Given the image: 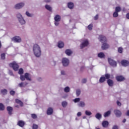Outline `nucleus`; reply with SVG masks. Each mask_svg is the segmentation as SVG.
<instances>
[{
  "label": "nucleus",
  "instance_id": "1",
  "mask_svg": "<svg viewBox=\"0 0 129 129\" xmlns=\"http://www.w3.org/2000/svg\"><path fill=\"white\" fill-rule=\"evenodd\" d=\"M99 40L100 42H101V43H103V44L102 45V50H106V49H108L109 48V45L106 43L107 39L106 37H105L103 35H100L99 37Z\"/></svg>",
  "mask_w": 129,
  "mask_h": 129
},
{
  "label": "nucleus",
  "instance_id": "2",
  "mask_svg": "<svg viewBox=\"0 0 129 129\" xmlns=\"http://www.w3.org/2000/svg\"><path fill=\"white\" fill-rule=\"evenodd\" d=\"M33 52L36 57H40L41 56V48L38 44H34L33 46Z\"/></svg>",
  "mask_w": 129,
  "mask_h": 129
},
{
  "label": "nucleus",
  "instance_id": "3",
  "mask_svg": "<svg viewBox=\"0 0 129 129\" xmlns=\"http://www.w3.org/2000/svg\"><path fill=\"white\" fill-rule=\"evenodd\" d=\"M28 80V81H31L32 79L31 77H30V74L28 73H26L24 75L20 76V80L21 81H25V80Z\"/></svg>",
  "mask_w": 129,
  "mask_h": 129
},
{
  "label": "nucleus",
  "instance_id": "4",
  "mask_svg": "<svg viewBox=\"0 0 129 129\" xmlns=\"http://www.w3.org/2000/svg\"><path fill=\"white\" fill-rule=\"evenodd\" d=\"M9 67L11 68H13L14 71H18L20 67L19 64L16 61H13V62L9 63Z\"/></svg>",
  "mask_w": 129,
  "mask_h": 129
},
{
  "label": "nucleus",
  "instance_id": "5",
  "mask_svg": "<svg viewBox=\"0 0 129 129\" xmlns=\"http://www.w3.org/2000/svg\"><path fill=\"white\" fill-rule=\"evenodd\" d=\"M108 61L109 65L112 67H116L117 66V62L110 58H108Z\"/></svg>",
  "mask_w": 129,
  "mask_h": 129
},
{
  "label": "nucleus",
  "instance_id": "6",
  "mask_svg": "<svg viewBox=\"0 0 129 129\" xmlns=\"http://www.w3.org/2000/svg\"><path fill=\"white\" fill-rule=\"evenodd\" d=\"M62 63L63 66H64L65 67H67L68 65H69V59H68V58H63Z\"/></svg>",
  "mask_w": 129,
  "mask_h": 129
},
{
  "label": "nucleus",
  "instance_id": "7",
  "mask_svg": "<svg viewBox=\"0 0 129 129\" xmlns=\"http://www.w3.org/2000/svg\"><path fill=\"white\" fill-rule=\"evenodd\" d=\"M115 78L118 82H121L125 80V78H124L122 76H117Z\"/></svg>",
  "mask_w": 129,
  "mask_h": 129
},
{
  "label": "nucleus",
  "instance_id": "8",
  "mask_svg": "<svg viewBox=\"0 0 129 129\" xmlns=\"http://www.w3.org/2000/svg\"><path fill=\"white\" fill-rule=\"evenodd\" d=\"M89 44V42H88V40H86L81 44V49H83L84 47H87Z\"/></svg>",
  "mask_w": 129,
  "mask_h": 129
},
{
  "label": "nucleus",
  "instance_id": "9",
  "mask_svg": "<svg viewBox=\"0 0 129 129\" xmlns=\"http://www.w3.org/2000/svg\"><path fill=\"white\" fill-rule=\"evenodd\" d=\"M114 113L117 117H120L121 116V112L119 110H114Z\"/></svg>",
  "mask_w": 129,
  "mask_h": 129
},
{
  "label": "nucleus",
  "instance_id": "10",
  "mask_svg": "<svg viewBox=\"0 0 129 129\" xmlns=\"http://www.w3.org/2000/svg\"><path fill=\"white\" fill-rule=\"evenodd\" d=\"M12 40L16 43H20L22 41V39L19 36H15L12 38Z\"/></svg>",
  "mask_w": 129,
  "mask_h": 129
},
{
  "label": "nucleus",
  "instance_id": "11",
  "mask_svg": "<svg viewBox=\"0 0 129 129\" xmlns=\"http://www.w3.org/2000/svg\"><path fill=\"white\" fill-rule=\"evenodd\" d=\"M121 64L122 65V66L126 67V66H128L129 65V61L125 59H123L121 61Z\"/></svg>",
  "mask_w": 129,
  "mask_h": 129
},
{
  "label": "nucleus",
  "instance_id": "12",
  "mask_svg": "<svg viewBox=\"0 0 129 129\" xmlns=\"http://www.w3.org/2000/svg\"><path fill=\"white\" fill-rule=\"evenodd\" d=\"M24 6H25L24 3H19L15 6V9H16V10H20V9H22Z\"/></svg>",
  "mask_w": 129,
  "mask_h": 129
},
{
  "label": "nucleus",
  "instance_id": "13",
  "mask_svg": "<svg viewBox=\"0 0 129 129\" xmlns=\"http://www.w3.org/2000/svg\"><path fill=\"white\" fill-rule=\"evenodd\" d=\"M17 125H19L20 127H24L25 126V122L23 120H19L17 123Z\"/></svg>",
  "mask_w": 129,
  "mask_h": 129
},
{
  "label": "nucleus",
  "instance_id": "14",
  "mask_svg": "<svg viewBox=\"0 0 129 129\" xmlns=\"http://www.w3.org/2000/svg\"><path fill=\"white\" fill-rule=\"evenodd\" d=\"M107 83L110 87H112V86H113V81L111 79L107 80Z\"/></svg>",
  "mask_w": 129,
  "mask_h": 129
},
{
  "label": "nucleus",
  "instance_id": "15",
  "mask_svg": "<svg viewBox=\"0 0 129 129\" xmlns=\"http://www.w3.org/2000/svg\"><path fill=\"white\" fill-rule=\"evenodd\" d=\"M7 109L9 115H12L13 114V108L11 106H8Z\"/></svg>",
  "mask_w": 129,
  "mask_h": 129
},
{
  "label": "nucleus",
  "instance_id": "16",
  "mask_svg": "<svg viewBox=\"0 0 129 129\" xmlns=\"http://www.w3.org/2000/svg\"><path fill=\"white\" fill-rule=\"evenodd\" d=\"M47 114L48 115H51V114H53V108L51 107L48 108L47 110Z\"/></svg>",
  "mask_w": 129,
  "mask_h": 129
},
{
  "label": "nucleus",
  "instance_id": "17",
  "mask_svg": "<svg viewBox=\"0 0 129 129\" xmlns=\"http://www.w3.org/2000/svg\"><path fill=\"white\" fill-rule=\"evenodd\" d=\"M68 8H69V9H70L71 10H72V9L74 8V4H73V3L72 2H70L68 3Z\"/></svg>",
  "mask_w": 129,
  "mask_h": 129
},
{
  "label": "nucleus",
  "instance_id": "18",
  "mask_svg": "<svg viewBox=\"0 0 129 129\" xmlns=\"http://www.w3.org/2000/svg\"><path fill=\"white\" fill-rule=\"evenodd\" d=\"M55 22H60L61 21V17L59 15H56L54 17Z\"/></svg>",
  "mask_w": 129,
  "mask_h": 129
},
{
  "label": "nucleus",
  "instance_id": "19",
  "mask_svg": "<svg viewBox=\"0 0 129 129\" xmlns=\"http://www.w3.org/2000/svg\"><path fill=\"white\" fill-rule=\"evenodd\" d=\"M15 101L16 103H18V104H20V106L21 107L24 106V103H23V102H22V101H21L20 100L16 99Z\"/></svg>",
  "mask_w": 129,
  "mask_h": 129
},
{
  "label": "nucleus",
  "instance_id": "20",
  "mask_svg": "<svg viewBox=\"0 0 129 129\" xmlns=\"http://www.w3.org/2000/svg\"><path fill=\"white\" fill-rule=\"evenodd\" d=\"M65 53L66 54L68 55V56H71V55L72 54L73 52L71 49H66L65 51Z\"/></svg>",
  "mask_w": 129,
  "mask_h": 129
},
{
  "label": "nucleus",
  "instance_id": "21",
  "mask_svg": "<svg viewBox=\"0 0 129 129\" xmlns=\"http://www.w3.org/2000/svg\"><path fill=\"white\" fill-rule=\"evenodd\" d=\"M98 57L102 59V58H104V57H105V55L103 52H100L98 54Z\"/></svg>",
  "mask_w": 129,
  "mask_h": 129
},
{
  "label": "nucleus",
  "instance_id": "22",
  "mask_svg": "<svg viewBox=\"0 0 129 129\" xmlns=\"http://www.w3.org/2000/svg\"><path fill=\"white\" fill-rule=\"evenodd\" d=\"M102 124L103 127H107L108 126L109 123L107 121H104L102 122Z\"/></svg>",
  "mask_w": 129,
  "mask_h": 129
},
{
  "label": "nucleus",
  "instance_id": "23",
  "mask_svg": "<svg viewBox=\"0 0 129 129\" xmlns=\"http://www.w3.org/2000/svg\"><path fill=\"white\" fill-rule=\"evenodd\" d=\"M58 48H62L64 47V43L62 41H59L58 43Z\"/></svg>",
  "mask_w": 129,
  "mask_h": 129
},
{
  "label": "nucleus",
  "instance_id": "24",
  "mask_svg": "<svg viewBox=\"0 0 129 129\" xmlns=\"http://www.w3.org/2000/svg\"><path fill=\"white\" fill-rule=\"evenodd\" d=\"M105 80H106L105 77L102 76L100 77L99 79V82L100 83H103V82H104Z\"/></svg>",
  "mask_w": 129,
  "mask_h": 129
},
{
  "label": "nucleus",
  "instance_id": "25",
  "mask_svg": "<svg viewBox=\"0 0 129 129\" xmlns=\"http://www.w3.org/2000/svg\"><path fill=\"white\" fill-rule=\"evenodd\" d=\"M18 20H19V21L20 22V24H21V25H24V24H26V21H25V20H24V18H23V17Z\"/></svg>",
  "mask_w": 129,
  "mask_h": 129
},
{
  "label": "nucleus",
  "instance_id": "26",
  "mask_svg": "<svg viewBox=\"0 0 129 129\" xmlns=\"http://www.w3.org/2000/svg\"><path fill=\"white\" fill-rule=\"evenodd\" d=\"M110 113H111V111H110V110L106 112L104 114V117H107V116H109V115H110Z\"/></svg>",
  "mask_w": 129,
  "mask_h": 129
},
{
  "label": "nucleus",
  "instance_id": "27",
  "mask_svg": "<svg viewBox=\"0 0 129 129\" xmlns=\"http://www.w3.org/2000/svg\"><path fill=\"white\" fill-rule=\"evenodd\" d=\"M78 106L81 107H83L85 106V103H84V102H83V101H81L78 104Z\"/></svg>",
  "mask_w": 129,
  "mask_h": 129
},
{
  "label": "nucleus",
  "instance_id": "28",
  "mask_svg": "<svg viewBox=\"0 0 129 129\" xmlns=\"http://www.w3.org/2000/svg\"><path fill=\"white\" fill-rule=\"evenodd\" d=\"M45 9H46V10H47L49 12H52V8L51 7H50V6L46 5H45Z\"/></svg>",
  "mask_w": 129,
  "mask_h": 129
},
{
  "label": "nucleus",
  "instance_id": "29",
  "mask_svg": "<svg viewBox=\"0 0 129 129\" xmlns=\"http://www.w3.org/2000/svg\"><path fill=\"white\" fill-rule=\"evenodd\" d=\"M121 11V8L120 7H116L115 8V11L116 13H119Z\"/></svg>",
  "mask_w": 129,
  "mask_h": 129
},
{
  "label": "nucleus",
  "instance_id": "30",
  "mask_svg": "<svg viewBox=\"0 0 129 129\" xmlns=\"http://www.w3.org/2000/svg\"><path fill=\"white\" fill-rule=\"evenodd\" d=\"M95 117L97 119H100V118H101V114L99 113H97L96 115H95Z\"/></svg>",
  "mask_w": 129,
  "mask_h": 129
},
{
  "label": "nucleus",
  "instance_id": "31",
  "mask_svg": "<svg viewBox=\"0 0 129 129\" xmlns=\"http://www.w3.org/2000/svg\"><path fill=\"white\" fill-rule=\"evenodd\" d=\"M1 93L3 94V95H6L8 93V90L7 89H4L1 90Z\"/></svg>",
  "mask_w": 129,
  "mask_h": 129
},
{
  "label": "nucleus",
  "instance_id": "32",
  "mask_svg": "<svg viewBox=\"0 0 129 129\" xmlns=\"http://www.w3.org/2000/svg\"><path fill=\"white\" fill-rule=\"evenodd\" d=\"M1 58L2 60H5V59H6V53H2L1 55Z\"/></svg>",
  "mask_w": 129,
  "mask_h": 129
},
{
  "label": "nucleus",
  "instance_id": "33",
  "mask_svg": "<svg viewBox=\"0 0 129 129\" xmlns=\"http://www.w3.org/2000/svg\"><path fill=\"white\" fill-rule=\"evenodd\" d=\"M104 77H105V78H106V79H107L108 80V79H110V74H105L104 75Z\"/></svg>",
  "mask_w": 129,
  "mask_h": 129
},
{
  "label": "nucleus",
  "instance_id": "34",
  "mask_svg": "<svg viewBox=\"0 0 129 129\" xmlns=\"http://www.w3.org/2000/svg\"><path fill=\"white\" fill-rule=\"evenodd\" d=\"M0 110H5V105L2 103H0Z\"/></svg>",
  "mask_w": 129,
  "mask_h": 129
},
{
  "label": "nucleus",
  "instance_id": "35",
  "mask_svg": "<svg viewBox=\"0 0 129 129\" xmlns=\"http://www.w3.org/2000/svg\"><path fill=\"white\" fill-rule=\"evenodd\" d=\"M18 73L20 75H22V74H24V70L22 68H20L19 70Z\"/></svg>",
  "mask_w": 129,
  "mask_h": 129
},
{
  "label": "nucleus",
  "instance_id": "36",
  "mask_svg": "<svg viewBox=\"0 0 129 129\" xmlns=\"http://www.w3.org/2000/svg\"><path fill=\"white\" fill-rule=\"evenodd\" d=\"M113 17L114 18H117L118 17V13L115 11L113 14Z\"/></svg>",
  "mask_w": 129,
  "mask_h": 129
},
{
  "label": "nucleus",
  "instance_id": "37",
  "mask_svg": "<svg viewBox=\"0 0 129 129\" xmlns=\"http://www.w3.org/2000/svg\"><path fill=\"white\" fill-rule=\"evenodd\" d=\"M64 92H69L70 91V88H69V87H66L65 88H64Z\"/></svg>",
  "mask_w": 129,
  "mask_h": 129
},
{
  "label": "nucleus",
  "instance_id": "38",
  "mask_svg": "<svg viewBox=\"0 0 129 129\" xmlns=\"http://www.w3.org/2000/svg\"><path fill=\"white\" fill-rule=\"evenodd\" d=\"M85 114L86 115H88L89 116L90 115H91L92 114V113H91V112H90V111L86 110L85 111Z\"/></svg>",
  "mask_w": 129,
  "mask_h": 129
},
{
  "label": "nucleus",
  "instance_id": "39",
  "mask_svg": "<svg viewBox=\"0 0 129 129\" xmlns=\"http://www.w3.org/2000/svg\"><path fill=\"white\" fill-rule=\"evenodd\" d=\"M61 104L63 107H66L67 106V102L66 101H63Z\"/></svg>",
  "mask_w": 129,
  "mask_h": 129
},
{
  "label": "nucleus",
  "instance_id": "40",
  "mask_svg": "<svg viewBox=\"0 0 129 129\" xmlns=\"http://www.w3.org/2000/svg\"><path fill=\"white\" fill-rule=\"evenodd\" d=\"M80 93H81V91L80 89H78L76 90L77 96H79V95H80Z\"/></svg>",
  "mask_w": 129,
  "mask_h": 129
},
{
  "label": "nucleus",
  "instance_id": "41",
  "mask_svg": "<svg viewBox=\"0 0 129 129\" xmlns=\"http://www.w3.org/2000/svg\"><path fill=\"white\" fill-rule=\"evenodd\" d=\"M93 27V25H92V24L89 25L88 26V30H89V31H91V30H92Z\"/></svg>",
  "mask_w": 129,
  "mask_h": 129
},
{
  "label": "nucleus",
  "instance_id": "42",
  "mask_svg": "<svg viewBox=\"0 0 129 129\" xmlns=\"http://www.w3.org/2000/svg\"><path fill=\"white\" fill-rule=\"evenodd\" d=\"M123 50V49L122 47H119L118 48V53H122V51Z\"/></svg>",
  "mask_w": 129,
  "mask_h": 129
},
{
  "label": "nucleus",
  "instance_id": "43",
  "mask_svg": "<svg viewBox=\"0 0 129 129\" xmlns=\"http://www.w3.org/2000/svg\"><path fill=\"white\" fill-rule=\"evenodd\" d=\"M74 101L75 103H76V102H79V101H80V98H77L74 100Z\"/></svg>",
  "mask_w": 129,
  "mask_h": 129
},
{
  "label": "nucleus",
  "instance_id": "44",
  "mask_svg": "<svg viewBox=\"0 0 129 129\" xmlns=\"http://www.w3.org/2000/svg\"><path fill=\"white\" fill-rule=\"evenodd\" d=\"M31 117L34 119L37 118V115L36 114H31Z\"/></svg>",
  "mask_w": 129,
  "mask_h": 129
},
{
  "label": "nucleus",
  "instance_id": "45",
  "mask_svg": "<svg viewBox=\"0 0 129 129\" xmlns=\"http://www.w3.org/2000/svg\"><path fill=\"white\" fill-rule=\"evenodd\" d=\"M17 17L18 20H19V19H22V18H23V16H22V15H21V14H17Z\"/></svg>",
  "mask_w": 129,
  "mask_h": 129
},
{
  "label": "nucleus",
  "instance_id": "46",
  "mask_svg": "<svg viewBox=\"0 0 129 129\" xmlns=\"http://www.w3.org/2000/svg\"><path fill=\"white\" fill-rule=\"evenodd\" d=\"M38 125L36 124H33V129H38Z\"/></svg>",
  "mask_w": 129,
  "mask_h": 129
},
{
  "label": "nucleus",
  "instance_id": "47",
  "mask_svg": "<svg viewBox=\"0 0 129 129\" xmlns=\"http://www.w3.org/2000/svg\"><path fill=\"white\" fill-rule=\"evenodd\" d=\"M19 87H24V82H21L18 84Z\"/></svg>",
  "mask_w": 129,
  "mask_h": 129
},
{
  "label": "nucleus",
  "instance_id": "48",
  "mask_svg": "<svg viewBox=\"0 0 129 129\" xmlns=\"http://www.w3.org/2000/svg\"><path fill=\"white\" fill-rule=\"evenodd\" d=\"M26 15L27 17H32V14H30L28 11L26 12Z\"/></svg>",
  "mask_w": 129,
  "mask_h": 129
},
{
  "label": "nucleus",
  "instance_id": "49",
  "mask_svg": "<svg viewBox=\"0 0 129 129\" xmlns=\"http://www.w3.org/2000/svg\"><path fill=\"white\" fill-rule=\"evenodd\" d=\"M94 20H95V21H97V20H98V15L97 14L94 17Z\"/></svg>",
  "mask_w": 129,
  "mask_h": 129
},
{
  "label": "nucleus",
  "instance_id": "50",
  "mask_svg": "<svg viewBox=\"0 0 129 129\" xmlns=\"http://www.w3.org/2000/svg\"><path fill=\"white\" fill-rule=\"evenodd\" d=\"M15 91L12 90L10 91V94L11 95H15Z\"/></svg>",
  "mask_w": 129,
  "mask_h": 129
},
{
  "label": "nucleus",
  "instance_id": "51",
  "mask_svg": "<svg viewBox=\"0 0 129 129\" xmlns=\"http://www.w3.org/2000/svg\"><path fill=\"white\" fill-rule=\"evenodd\" d=\"M117 104L118 106H121V103L119 102V101H117Z\"/></svg>",
  "mask_w": 129,
  "mask_h": 129
},
{
  "label": "nucleus",
  "instance_id": "52",
  "mask_svg": "<svg viewBox=\"0 0 129 129\" xmlns=\"http://www.w3.org/2000/svg\"><path fill=\"white\" fill-rule=\"evenodd\" d=\"M87 81V80H86V79H84L82 81V83H86Z\"/></svg>",
  "mask_w": 129,
  "mask_h": 129
},
{
  "label": "nucleus",
  "instance_id": "53",
  "mask_svg": "<svg viewBox=\"0 0 129 129\" xmlns=\"http://www.w3.org/2000/svg\"><path fill=\"white\" fill-rule=\"evenodd\" d=\"M112 129H118V126H117V125H114Z\"/></svg>",
  "mask_w": 129,
  "mask_h": 129
},
{
  "label": "nucleus",
  "instance_id": "54",
  "mask_svg": "<svg viewBox=\"0 0 129 129\" xmlns=\"http://www.w3.org/2000/svg\"><path fill=\"white\" fill-rule=\"evenodd\" d=\"M81 115H82V113H81V112H78V113H77V116H81Z\"/></svg>",
  "mask_w": 129,
  "mask_h": 129
},
{
  "label": "nucleus",
  "instance_id": "55",
  "mask_svg": "<svg viewBox=\"0 0 129 129\" xmlns=\"http://www.w3.org/2000/svg\"><path fill=\"white\" fill-rule=\"evenodd\" d=\"M61 74L62 75H65V71H61Z\"/></svg>",
  "mask_w": 129,
  "mask_h": 129
},
{
  "label": "nucleus",
  "instance_id": "56",
  "mask_svg": "<svg viewBox=\"0 0 129 129\" xmlns=\"http://www.w3.org/2000/svg\"><path fill=\"white\" fill-rule=\"evenodd\" d=\"M54 25H55L56 26H58L59 23L58 22L55 21V22L54 23Z\"/></svg>",
  "mask_w": 129,
  "mask_h": 129
},
{
  "label": "nucleus",
  "instance_id": "57",
  "mask_svg": "<svg viewBox=\"0 0 129 129\" xmlns=\"http://www.w3.org/2000/svg\"><path fill=\"white\" fill-rule=\"evenodd\" d=\"M45 3H50L51 2V0H45Z\"/></svg>",
  "mask_w": 129,
  "mask_h": 129
},
{
  "label": "nucleus",
  "instance_id": "58",
  "mask_svg": "<svg viewBox=\"0 0 129 129\" xmlns=\"http://www.w3.org/2000/svg\"><path fill=\"white\" fill-rule=\"evenodd\" d=\"M125 121H126V119H123V120H122V122H123V123H124V122H125Z\"/></svg>",
  "mask_w": 129,
  "mask_h": 129
},
{
  "label": "nucleus",
  "instance_id": "59",
  "mask_svg": "<svg viewBox=\"0 0 129 129\" xmlns=\"http://www.w3.org/2000/svg\"><path fill=\"white\" fill-rule=\"evenodd\" d=\"M126 115H127V116H129V110L127 111Z\"/></svg>",
  "mask_w": 129,
  "mask_h": 129
},
{
  "label": "nucleus",
  "instance_id": "60",
  "mask_svg": "<svg viewBox=\"0 0 129 129\" xmlns=\"http://www.w3.org/2000/svg\"><path fill=\"white\" fill-rule=\"evenodd\" d=\"M2 42L1 41V40H0V49H1V48H2Z\"/></svg>",
  "mask_w": 129,
  "mask_h": 129
},
{
  "label": "nucleus",
  "instance_id": "61",
  "mask_svg": "<svg viewBox=\"0 0 129 129\" xmlns=\"http://www.w3.org/2000/svg\"><path fill=\"white\" fill-rule=\"evenodd\" d=\"M9 72H10V74H11V75L13 74V72L12 71H10Z\"/></svg>",
  "mask_w": 129,
  "mask_h": 129
},
{
  "label": "nucleus",
  "instance_id": "62",
  "mask_svg": "<svg viewBox=\"0 0 129 129\" xmlns=\"http://www.w3.org/2000/svg\"><path fill=\"white\" fill-rule=\"evenodd\" d=\"M15 107H19V105H16Z\"/></svg>",
  "mask_w": 129,
  "mask_h": 129
},
{
  "label": "nucleus",
  "instance_id": "63",
  "mask_svg": "<svg viewBox=\"0 0 129 129\" xmlns=\"http://www.w3.org/2000/svg\"><path fill=\"white\" fill-rule=\"evenodd\" d=\"M83 118H86V116H84V117H83Z\"/></svg>",
  "mask_w": 129,
  "mask_h": 129
}]
</instances>
